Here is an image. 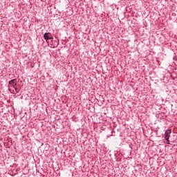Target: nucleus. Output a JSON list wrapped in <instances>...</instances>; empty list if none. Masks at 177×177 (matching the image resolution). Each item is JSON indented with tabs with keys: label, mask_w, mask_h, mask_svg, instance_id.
Masks as SVG:
<instances>
[{
	"label": "nucleus",
	"mask_w": 177,
	"mask_h": 177,
	"mask_svg": "<svg viewBox=\"0 0 177 177\" xmlns=\"http://www.w3.org/2000/svg\"><path fill=\"white\" fill-rule=\"evenodd\" d=\"M14 89L17 93H19V91H20L19 90V88H17V87H14Z\"/></svg>",
	"instance_id": "nucleus-4"
},
{
	"label": "nucleus",
	"mask_w": 177,
	"mask_h": 177,
	"mask_svg": "<svg viewBox=\"0 0 177 177\" xmlns=\"http://www.w3.org/2000/svg\"><path fill=\"white\" fill-rule=\"evenodd\" d=\"M171 129H167L165 131V140H168V139H169V137L171 136Z\"/></svg>",
	"instance_id": "nucleus-3"
},
{
	"label": "nucleus",
	"mask_w": 177,
	"mask_h": 177,
	"mask_svg": "<svg viewBox=\"0 0 177 177\" xmlns=\"http://www.w3.org/2000/svg\"><path fill=\"white\" fill-rule=\"evenodd\" d=\"M167 142V145H171V142H169V139L165 140Z\"/></svg>",
	"instance_id": "nucleus-5"
},
{
	"label": "nucleus",
	"mask_w": 177,
	"mask_h": 177,
	"mask_svg": "<svg viewBox=\"0 0 177 177\" xmlns=\"http://www.w3.org/2000/svg\"><path fill=\"white\" fill-rule=\"evenodd\" d=\"M17 85V79H12L8 82V88H15Z\"/></svg>",
	"instance_id": "nucleus-2"
},
{
	"label": "nucleus",
	"mask_w": 177,
	"mask_h": 177,
	"mask_svg": "<svg viewBox=\"0 0 177 177\" xmlns=\"http://www.w3.org/2000/svg\"><path fill=\"white\" fill-rule=\"evenodd\" d=\"M43 37L46 41V42H48V41H49V39L50 41H53V36L52 35V33H50V32H45L44 34Z\"/></svg>",
	"instance_id": "nucleus-1"
}]
</instances>
